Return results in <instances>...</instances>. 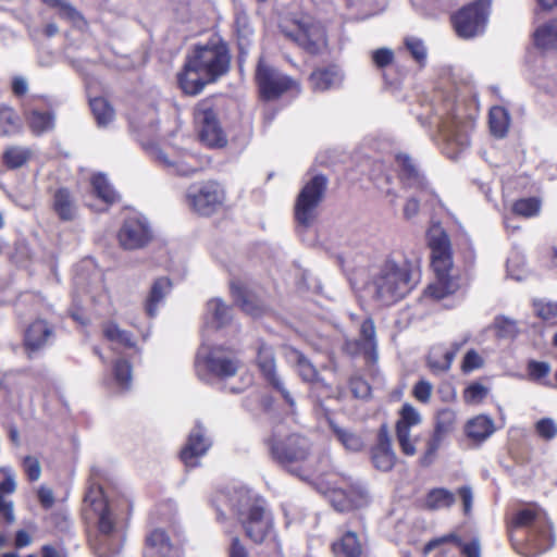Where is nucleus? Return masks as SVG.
I'll list each match as a JSON object with an SVG mask.
<instances>
[{"label": "nucleus", "instance_id": "nucleus-1", "mask_svg": "<svg viewBox=\"0 0 557 557\" xmlns=\"http://www.w3.org/2000/svg\"><path fill=\"white\" fill-rule=\"evenodd\" d=\"M232 51L228 42L219 34L205 42L191 46L182 69L176 74L178 88L185 96L195 97L224 77L231 70Z\"/></svg>", "mask_w": 557, "mask_h": 557}, {"label": "nucleus", "instance_id": "nucleus-2", "mask_svg": "<svg viewBox=\"0 0 557 557\" xmlns=\"http://www.w3.org/2000/svg\"><path fill=\"white\" fill-rule=\"evenodd\" d=\"M278 30L286 40L310 57H321L330 51L326 23L309 12L283 17Z\"/></svg>", "mask_w": 557, "mask_h": 557}, {"label": "nucleus", "instance_id": "nucleus-3", "mask_svg": "<svg viewBox=\"0 0 557 557\" xmlns=\"http://www.w3.org/2000/svg\"><path fill=\"white\" fill-rule=\"evenodd\" d=\"M431 249V267L436 281L430 284L428 293L431 297L441 300L459 289L458 276L451 275L453 251L449 236L440 231L429 238Z\"/></svg>", "mask_w": 557, "mask_h": 557}, {"label": "nucleus", "instance_id": "nucleus-4", "mask_svg": "<svg viewBox=\"0 0 557 557\" xmlns=\"http://www.w3.org/2000/svg\"><path fill=\"white\" fill-rule=\"evenodd\" d=\"M271 454L287 470L302 480L319 471L317 458L310 455V443L299 435H290L285 441H273Z\"/></svg>", "mask_w": 557, "mask_h": 557}, {"label": "nucleus", "instance_id": "nucleus-5", "mask_svg": "<svg viewBox=\"0 0 557 557\" xmlns=\"http://www.w3.org/2000/svg\"><path fill=\"white\" fill-rule=\"evenodd\" d=\"M515 528H527L525 547H518L516 550L525 557H536L554 545L552 525L543 513L537 510L525 508L518 511L513 518Z\"/></svg>", "mask_w": 557, "mask_h": 557}, {"label": "nucleus", "instance_id": "nucleus-6", "mask_svg": "<svg viewBox=\"0 0 557 557\" xmlns=\"http://www.w3.org/2000/svg\"><path fill=\"white\" fill-rule=\"evenodd\" d=\"M220 107L215 97L201 99L194 109V121L198 138L207 148L223 149L227 146V134L221 125Z\"/></svg>", "mask_w": 557, "mask_h": 557}, {"label": "nucleus", "instance_id": "nucleus-7", "mask_svg": "<svg viewBox=\"0 0 557 557\" xmlns=\"http://www.w3.org/2000/svg\"><path fill=\"white\" fill-rule=\"evenodd\" d=\"M253 78L262 101H274L288 92L298 96L301 91L297 79L270 65L263 55L258 59Z\"/></svg>", "mask_w": 557, "mask_h": 557}, {"label": "nucleus", "instance_id": "nucleus-8", "mask_svg": "<svg viewBox=\"0 0 557 557\" xmlns=\"http://www.w3.org/2000/svg\"><path fill=\"white\" fill-rule=\"evenodd\" d=\"M419 269L409 260L385 261V306L405 298L417 284Z\"/></svg>", "mask_w": 557, "mask_h": 557}, {"label": "nucleus", "instance_id": "nucleus-9", "mask_svg": "<svg viewBox=\"0 0 557 557\" xmlns=\"http://www.w3.org/2000/svg\"><path fill=\"white\" fill-rule=\"evenodd\" d=\"M226 191L216 180L196 182L189 185L185 194L188 208L200 216H211L225 203Z\"/></svg>", "mask_w": 557, "mask_h": 557}, {"label": "nucleus", "instance_id": "nucleus-10", "mask_svg": "<svg viewBox=\"0 0 557 557\" xmlns=\"http://www.w3.org/2000/svg\"><path fill=\"white\" fill-rule=\"evenodd\" d=\"M327 177L317 174L298 193L294 205L295 222L304 228L310 227L318 218V209L325 197Z\"/></svg>", "mask_w": 557, "mask_h": 557}, {"label": "nucleus", "instance_id": "nucleus-11", "mask_svg": "<svg viewBox=\"0 0 557 557\" xmlns=\"http://www.w3.org/2000/svg\"><path fill=\"white\" fill-rule=\"evenodd\" d=\"M238 519L246 534L256 543H261L272 529V517L260 499H252L248 493L240 495L237 508Z\"/></svg>", "mask_w": 557, "mask_h": 557}, {"label": "nucleus", "instance_id": "nucleus-12", "mask_svg": "<svg viewBox=\"0 0 557 557\" xmlns=\"http://www.w3.org/2000/svg\"><path fill=\"white\" fill-rule=\"evenodd\" d=\"M490 9L488 0H475L454 12L449 20L457 36L469 39L482 34L487 24Z\"/></svg>", "mask_w": 557, "mask_h": 557}, {"label": "nucleus", "instance_id": "nucleus-13", "mask_svg": "<svg viewBox=\"0 0 557 557\" xmlns=\"http://www.w3.org/2000/svg\"><path fill=\"white\" fill-rule=\"evenodd\" d=\"M85 504L95 513L98 530L103 535L112 534L115 530L116 517L131 510V504L127 499L108 500L100 487H91L87 492Z\"/></svg>", "mask_w": 557, "mask_h": 557}, {"label": "nucleus", "instance_id": "nucleus-14", "mask_svg": "<svg viewBox=\"0 0 557 557\" xmlns=\"http://www.w3.org/2000/svg\"><path fill=\"white\" fill-rule=\"evenodd\" d=\"M153 160L170 174L191 176L203 170L205 163L200 156L188 150H176L172 157L157 148L152 151Z\"/></svg>", "mask_w": 557, "mask_h": 557}, {"label": "nucleus", "instance_id": "nucleus-15", "mask_svg": "<svg viewBox=\"0 0 557 557\" xmlns=\"http://www.w3.org/2000/svg\"><path fill=\"white\" fill-rule=\"evenodd\" d=\"M393 170L403 187L434 195V190L426 176L420 170L416 160L408 153L397 152L395 154Z\"/></svg>", "mask_w": 557, "mask_h": 557}, {"label": "nucleus", "instance_id": "nucleus-16", "mask_svg": "<svg viewBox=\"0 0 557 557\" xmlns=\"http://www.w3.org/2000/svg\"><path fill=\"white\" fill-rule=\"evenodd\" d=\"M116 238L123 249L136 250L145 248L152 242L153 232L146 219L127 216L124 219Z\"/></svg>", "mask_w": 557, "mask_h": 557}, {"label": "nucleus", "instance_id": "nucleus-17", "mask_svg": "<svg viewBox=\"0 0 557 557\" xmlns=\"http://www.w3.org/2000/svg\"><path fill=\"white\" fill-rule=\"evenodd\" d=\"M323 493L334 509L341 512L366 507L370 502L367 491L359 485H349L348 488L329 487Z\"/></svg>", "mask_w": 557, "mask_h": 557}, {"label": "nucleus", "instance_id": "nucleus-18", "mask_svg": "<svg viewBox=\"0 0 557 557\" xmlns=\"http://www.w3.org/2000/svg\"><path fill=\"white\" fill-rule=\"evenodd\" d=\"M196 369L200 376L212 374L226 377L236 373L237 361L222 354V350H206L197 356Z\"/></svg>", "mask_w": 557, "mask_h": 557}, {"label": "nucleus", "instance_id": "nucleus-19", "mask_svg": "<svg viewBox=\"0 0 557 557\" xmlns=\"http://www.w3.org/2000/svg\"><path fill=\"white\" fill-rule=\"evenodd\" d=\"M421 416L419 411L410 404L403 405L399 411V419L396 422V441L403 454L413 456L417 453L416 443L418 438H412L410 429L420 424Z\"/></svg>", "mask_w": 557, "mask_h": 557}, {"label": "nucleus", "instance_id": "nucleus-20", "mask_svg": "<svg viewBox=\"0 0 557 557\" xmlns=\"http://www.w3.org/2000/svg\"><path fill=\"white\" fill-rule=\"evenodd\" d=\"M231 296L243 312L253 318L265 313L267 307L263 301L239 280L230 282Z\"/></svg>", "mask_w": 557, "mask_h": 557}, {"label": "nucleus", "instance_id": "nucleus-21", "mask_svg": "<svg viewBox=\"0 0 557 557\" xmlns=\"http://www.w3.org/2000/svg\"><path fill=\"white\" fill-rule=\"evenodd\" d=\"M405 50H398L395 54L392 50L385 48V77L396 71V67L406 57V52L423 67L426 62V49L421 39L409 37L405 39Z\"/></svg>", "mask_w": 557, "mask_h": 557}, {"label": "nucleus", "instance_id": "nucleus-22", "mask_svg": "<svg viewBox=\"0 0 557 557\" xmlns=\"http://www.w3.org/2000/svg\"><path fill=\"white\" fill-rule=\"evenodd\" d=\"M55 327L44 319H36L25 330V348H44L55 343Z\"/></svg>", "mask_w": 557, "mask_h": 557}, {"label": "nucleus", "instance_id": "nucleus-23", "mask_svg": "<svg viewBox=\"0 0 557 557\" xmlns=\"http://www.w3.org/2000/svg\"><path fill=\"white\" fill-rule=\"evenodd\" d=\"M51 210L61 222H72L77 216V205L73 191L60 186L51 191Z\"/></svg>", "mask_w": 557, "mask_h": 557}, {"label": "nucleus", "instance_id": "nucleus-24", "mask_svg": "<svg viewBox=\"0 0 557 557\" xmlns=\"http://www.w3.org/2000/svg\"><path fill=\"white\" fill-rule=\"evenodd\" d=\"M210 447L209 440L205 436V430L197 423L189 433L187 443L181 451V459L186 467H196L197 459L205 455Z\"/></svg>", "mask_w": 557, "mask_h": 557}, {"label": "nucleus", "instance_id": "nucleus-25", "mask_svg": "<svg viewBox=\"0 0 557 557\" xmlns=\"http://www.w3.org/2000/svg\"><path fill=\"white\" fill-rule=\"evenodd\" d=\"M3 471L4 480L0 483V523L12 524L15 521L12 495L16 491V481L11 469Z\"/></svg>", "mask_w": 557, "mask_h": 557}, {"label": "nucleus", "instance_id": "nucleus-26", "mask_svg": "<svg viewBox=\"0 0 557 557\" xmlns=\"http://www.w3.org/2000/svg\"><path fill=\"white\" fill-rule=\"evenodd\" d=\"M311 88L314 91H325L337 86L342 81V75L336 64H327L315 67L308 78Z\"/></svg>", "mask_w": 557, "mask_h": 557}, {"label": "nucleus", "instance_id": "nucleus-27", "mask_svg": "<svg viewBox=\"0 0 557 557\" xmlns=\"http://www.w3.org/2000/svg\"><path fill=\"white\" fill-rule=\"evenodd\" d=\"M258 366L263 373L264 377L277 389L281 392L284 399L289 404L290 407L295 405L294 399L292 398L289 392L284 388L283 384L278 380L275 373V361L271 350H259Z\"/></svg>", "mask_w": 557, "mask_h": 557}, {"label": "nucleus", "instance_id": "nucleus-28", "mask_svg": "<svg viewBox=\"0 0 557 557\" xmlns=\"http://www.w3.org/2000/svg\"><path fill=\"white\" fill-rule=\"evenodd\" d=\"M90 185L94 196L108 207L120 202V194L114 189L103 173H96L91 175Z\"/></svg>", "mask_w": 557, "mask_h": 557}, {"label": "nucleus", "instance_id": "nucleus-29", "mask_svg": "<svg viewBox=\"0 0 557 557\" xmlns=\"http://www.w3.org/2000/svg\"><path fill=\"white\" fill-rule=\"evenodd\" d=\"M23 131V120L16 110L7 104H0V137H12Z\"/></svg>", "mask_w": 557, "mask_h": 557}, {"label": "nucleus", "instance_id": "nucleus-30", "mask_svg": "<svg viewBox=\"0 0 557 557\" xmlns=\"http://www.w3.org/2000/svg\"><path fill=\"white\" fill-rule=\"evenodd\" d=\"M465 431L469 438L482 443L495 432V424L490 417L480 414L467 422Z\"/></svg>", "mask_w": 557, "mask_h": 557}, {"label": "nucleus", "instance_id": "nucleus-31", "mask_svg": "<svg viewBox=\"0 0 557 557\" xmlns=\"http://www.w3.org/2000/svg\"><path fill=\"white\" fill-rule=\"evenodd\" d=\"M491 331L498 341L513 342L521 333L517 320L498 314L490 325Z\"/></svg>", "mask_w": 557, "mask_h": 557}, {"label": "nucleus", "instance_id": "nucleus-32", "mask_svg": "<svg viewBox=\"0 0 557 557\" xmlns=\"http://www.w3.org/2000/svg\"><path fill=\"white\" fill-rule=\"evenodd\" d=\"M25 117L30 132L36 136L50 132L54 127V113L51 110L30 109L25 111Z\"/></svg>", "mask_w": 557, "mask_h": 557}, {"label": "nucleus", "instance_id": "nucleus-33", "mask_svg": "<svg viewBox=\"0 0 557 557\" xmlns=\"http://www.w3.org/2000/svg\"><path fill=\"white\" fill-rule=\"evenodd\" d=\"M468 126L469 123L458 122L453 119L441 124V132L447 141L456 144L460 149H463L470 145Z\"/></svg>", "mask_w": 557, "mask_h": 557}, {"label": "nucleus", "instance_id": "nucleus-34", "mask_svg": "<svg viewBox=\"0 0 557 557\" xmlns=\"http://www.w3.org/2000/svg\"><path fill=\"white\" fill-rule=\"evenodd\" d=\"M33 150L28 147L11 145L2 152L1 161L8 170H17L26 165L33 158Z\"/></svg>", "mask_w": 557, "mask_h": 557}, {"label": "nucleus", "instance_id": "nucleus-35", "mask_svg": "<svg viewBox=\"0 0 557 557\" xmlns=\"http://www.w3.org/2000/svg\"><path fill=\"white\" fill-rule=\"evenodd\" d=\"M170 288L171 281L168 277H159L153 282L145 301V311L149 318L156 317L158 305L163 300Z\"/></svg>", "mask_w": 557, "mask_h": 557}, {"label": "nucleus", "instance_id": "nucleus-36", "mask_svg": "<svg viewBox=\"0 0 557 557\" xmlns=\"http://www.w3.org/2000/svg\"><path fill=\"white\" fill-rule=\"evenodd\" d=\"M45 5L57 11L59 17L71 22L73 25H87L84 15L66 0H40Z\"/></svg>", "mask_w": 557, "mask_h": 557}, {"label": "nucleus", "instance_id": "nucleus-37", "mask_svg": "<svg viewBox=\"0 0 557 557\" xmlns=\"http://www.w3.org/2000/svg\"><path fill=\"white\" fill-rule=\"evenodd\" d=\"M332 550L336 557H360L361 544L355 532H346L342 539L332 544Z\"/></svg>", "mask_w": 557, "mask_h": 557}, {"label": "nucleus", "instance_id": "nucleus-38", "mask_svg": "<svg viewBox=\"0 0 557 557\" xmlns=\"http://www.w3.org/2000/svg\"><path fill=\"white\" fill-rule=\"evenodd\" d=\"M456 502L455 494L444 487L429 491L424 499V507L430 510H438L451 507Z\"/></svg>", "mask_w": 557, "mask_h": 557}, {"label": "nucleus", "instance_id": "nucleus-39", "mask_svg": "<svg viewBox=\"0 0 557 557\" xmlns=\"http://www.w3.org/2000/svg\"><path fill=\"white\" fill-rule=\"evenodd\" d=\"M102 333L106 339L123 346L124 348H135L136 344L128 331L122 330L114 321H108L102 325Z\"/></svg>", "mask_w": 557, "mask_h": 557}, {"label": "nucleus", "instance_id": "nucleus-40", "mask_svg": "<svg viewBox=\"0 0 557 557\" xmlns=\"http://www.w3.org/2000/svg\"><path fill=\"white\" fill-rule=\"evenodd\" d=\"M207 310L215 329H221L232 321V308L219 298L209 300Z\"/></svg>", "mask_w": 557, "mask_h": 557}, {"label": "nucleus", "instance_id": "nucleus-41", "mask_svg": "<svg viewBox=\"0 0 557 557\" xmlns=\"http://www.w3.org/2000/svg\"><path fill=\"white\" fill-rule=\"evenodd\" d=\"M89 106L98 125L106 126L113 120L114 110L106 98L95 97Z\"/></svg>", "mask_w": 557, "mask_h": 557}, {"label": "nucleus", "instance_id": "nucleus-42", "mask_svg": "<svg viewBox=\"0 0 557 557\" xmlns=\"http://www.w3.org/2000/svg\"><path fill=\"white\" fill-rule=\"evenodd\" d=\"M488 124L493 135L497 137H504L509 126V117L507 111L499 106L493 107L490 110Z\"/></svg>", "mask_w": 557, "mask_h": 557}, {"label": "nucleus", "instance_id": "nucleus-43", "mask_svg": "<svg viewBox=\"0 0 557 557\" xmlns=\"http://www.w3.org/2000/svg\"><path fill=\"white\" fill-rule=\"evenodd\" d=\"M533 40L534 45L540 49L557 47V25L550 23L537 27Z\"/></svg>", "mask_w": 557, "mask_h": 557}, {"label": "nucleus", "instance_id": "nucleus-44", "mask_svg": "<svg viewBox=\"0 0 557 557\" xmlns=\"http://www.w3.org/2000/svg\"><path fill=\"white\" fill-rule=\"evenodd\" d=\"M288 360L296 364L297 371L302 380L314 382L318 379V372L312 362L306 358L299 350H292Z\"/></svg>", "mask_w": 557, "mask_h": 557}, {"label": "nucleus", "instance_id": "nucleus-45", "mask_svg": "<svg viewBox=\"0 0 557 557\" xmlns=\"http://www.w3.org/2000/svg\"><path fill=\"white\" fill-rule=\"evenodd\" d=\"M330 428L336 435L337 440L341 442V444L350 451H359L363 447V441L359 435L356 433H352L348 430L339 428L337 424H335L332 420H330Z\"/></svg>", "mask_w": 557, "mask_h": 557}, {"label": "nucleus", "instance_id": "nucleus-46", "mask_svg": "<svg viewBox=\"0 0 557 557\" xmlns=\"http://www.w3.org/2000/svg\"><path fill=\"white\" fill-rule=\"evenodd\" d=\"M536 318L544 322L554 323L557 319V301L534 298L531 302Z\"/></svg>", "mask_w": 557, "mask_h": 557}, {"label": "nucleus", "instance_id": "nucleus-47", "mask_svg": "<svg viewBox=\"0 0 557 557\" xmlns=\"http://www.w3.org/2000/svg\"><path fill=\"white\" fill-rule=\"evenodd\" d=\"M455 359V350H431L428 364L433 372H444L450 368Z\"/></svg>", "mask_w": 557, "mask_h": 557}, {"label": "nucleus", "instance_id": "nucleus-48", "mask_svg": "<svg viewBox=\"0 0 557 557\" xmlns=\"http://www.w3.org/2000/svg\"><path fill=\"white\" fill-rule=\"evenodd\" d=\"M511 210L516 215L533 218L540 213L541 201L536 197L520 198L513 201Z\"/></svg>", "mask_w": 557, "mask_h": 557}, {"label": "nucleus", "instance_id": "nucleus-49", "mask_svg": "<svg viewBox=\"0 0 557 557\" xmlns=\"http://www.w3.org/2000/svg\"><path fill=\"white\" fill-rule=\"evenodd\" d=\"M147 548L145 557H153L154 550L162 555L169 552V543L166 534L162 530H154L147 536Z\"/></svg>", "mask_w": 557, "mask_h": 557}, {"label": "nucleus", "instance_id": "nucleus-50", "mask_svg": "<svg viewBox=\"0 0 557 557\" xmlns=\"http://www.w3.org/2000/svg\"><path fill=\"white\" fill-rule=\"evenodd\" d=\"M356 348H376L375 327L371 319H366L360 324Z\"/></svg>", "mask_w": 557, "mask_h": 557}, {"label": "nucleus", "instance_id": "nucleus-51", "mask_svg": "<svg viewBox=\"0 0 557 557\" xmlns=\"http://www.w3.org/2000/svg\"><path fill=\"white\" fill-rule=\"evenodd\" d=\"M456 425V412L453 409H442L436 413L434 431L444 435L454 431Z\"/></svg>", "mask_w": 557, "mask_h": 557}, {"label": "nucleus", "instance_id": "nucleus-52", "mask_svg": "<svg viewBox=\"0 0 557 557\" xmlns=\"http://www.w3.org/2000/svg\"><path fill=\"white\" fill-rule=\"evenodd\" d=\"M445 437L446 435L433 431L432 436L426 442L425 451L419 459V462L422 467H429L434 461L436 453L440 449Z\"/></svg>", "mask_w": 557, "mask_h": 557}, {"label": "nucleus", "instance_id": "nucleus-53", "mask_svg": "<svg viewBox=\"0 0 557 557\" xmlns=\"http://www.w3.org/2000/svg\"><path fill=\"white\" fill-rule=\"evenodd\" d=\"M445 437L446 435L433 431L432 436L426 442L425 451L419 459V462L422 467H429L434 461L436 453L440 449Z\"/></svg>", "mask_w": 557, "mask_h": 557}, {"label": "nucleus", "instance_id": "nucleus-54", "mask_svg": "<svg viewBox=\"0 0 557 557\" xmlns=\"http://www.w3.org/2000/svg\"><path fill=\"white\" fill-rule=\"evenodd\" d=\"M113 373L116 384L121 388H128L132 381V369L128 361L116 358L113 366Z\"/></svg>", "mask_w": 557, "mask_h": 557}, {"label": "nucleus", "instance_id": "nucleus-55", "mask_svg": "<svg viewBox=\"0 0 557 557\" xmlns=\"http://www.w3.org/2000/svg\"><path fill=\"white\" fill-rule=\"evenodd\" d=\"M488 388L480 383H472L463 392V399L467 404H480L488 395Z\"/></svg>", "mask_w": 557, "mask_h": 557}, {"label": "nucleus", "instance_id": "nucleus-56", "mask_svg": "<svg viewBox=\"0 0 557 557\" xmlns=\"http://www.w3.org/2000/svg\"><path fill=\"white\" fill-rule=\"evenodd\" d=\"M535 431L540 437L549 441L557 435V424L550 418H543L535 423Z\"/></svg>", "mask_w": 557, "mask_h": 557}, {"label": "nucleus", "instance_id": "nucleus-57", "mask_svg": "<svg viewBox=\"0 0 557 557\" xmlns=\"http://www.w3.org/2000/svg\"><path fill=\"white\" fill-rule=\"evenodd\" d=\"M432 389L433 386L430 382L425 380H420L413 386L412 394L418 401L426 404L431 398Z\"/></svg>", "mask_w": 557, "mask_h": 557}, {"label": "nucleus", "instance_id": "nucleus-58", "mask_svg": "<svg viewBox=\"0 0 557 557\" xmlns=\"http://www.w3.org/2000/svg\"><path fill=\"white\" fill-rule=\"evenodd\" d=\"M483 363V358L475 350H469L463 358L461 369L463 372L468 373L480 369Z\"/></svg>", "mask_w": 557, "mask_h": 557}, {"label": "nucleus", "instance_id": "nucleus-59", "mask_svg": "<svg viewBox=\"0 0 557 557\" xmlns=\"http://www.w3.org/2000/svg\"><path fill=\"white\" fill-rule=\"evenodd\" d=\"M449 542H454L456 544H461L460 539L455 533H449V534L443 535L441 537H436V539L429 541L423 547V554L428 555L433 549L438 547L440 545L449 543Z\"/></svg>", "mask_w": 557, "mask_h": 557}, {"label": "nucleus", "instance_id": "nucleus-60", "mask_svg": "<svg viewBox=\"0 0 557 557\" xmlns=\"http://www.w3.org/2000/svg\"><path fill=\"white\" fill-rule=\"evenodd\" d=\"M23 466L30 481H37L40 478L41 468L37 458L27 456L24 459Z\"/></svg>", "mask_w": 557, "mask_h": 557}, {"label": "nucleus", "instance_id": "nucleus-61", "mask_svg": "<svg viewBox=\"0 0 557 557\" xmlns=\"http://www.w3.org/2000/svg\"><path fill=\"white\" fill-rule=\"evenodd\" d=\"M550 367L547 362L530 361L528 366L529 375L533 380H540L549 373Z\"/></svg>", "mask_w": 557, "mask_h": 557}, {"label": "nucleus", "instance_id": "nucleus-62", "mask_svg": "<svg viewBox=\"0 0 557 557\" xmlns=\"http://www.w3.org/2000/svg\"><path fill=\"white\" fill-rule=\"evenodd\" d=\"M350 388L356 398H367L371 392L369 384L358 377L350 381Z\"/></svg>", "mask_w": 557, "mask_h": 557}, {"label": "nucleus", "instance_id": "nucleus-63", "mask_svg": "<svg viewBox=\"0 0 557 557\" xmlns=\"http://www.w3.org/2000/svg\"><path fill=\"white\" fill-rule=\"evenodd\" d=\"M383 426H381L377 431V444L375 447L371 449V460L375 468L380 469L382 463V453H383Z\"/></svg>", "mask_w": 557, "mask_h": 557}, {"label": "nucleus", "instance_id": "nucleus-64", "mask_svg": "<svg viewBox=\"0 0 557 557\" xmlns=\"http://www.w3.org/2000/svg\"><path fill=\"white\" fill-rule=\"evenodd\" d=\"M11 90L16 98L24 97L28 91L27 81L22 76H14L11 81Z\"/></svg>", "mask_w": 557, "mask_h": 557}]
</instances>
